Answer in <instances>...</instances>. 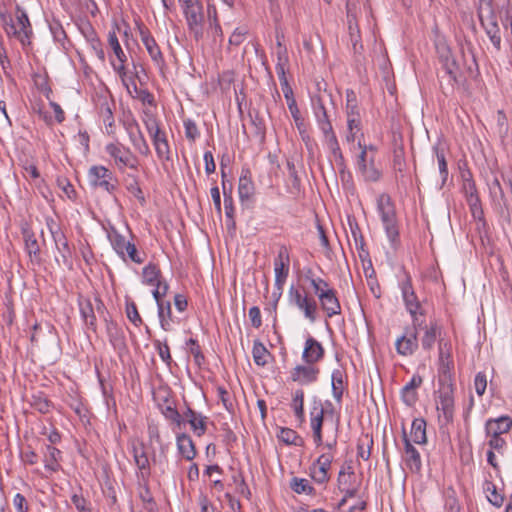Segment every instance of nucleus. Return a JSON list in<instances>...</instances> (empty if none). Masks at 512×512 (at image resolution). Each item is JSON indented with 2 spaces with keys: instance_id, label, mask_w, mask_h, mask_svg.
<instances>
[{
  "instance_id": "obj_1",
  "label": "nucleus",
  "mask_w": 512,
  "mask_h": 512,
  "mask_svg": "<svg viewBox=\"0 0 512 512\" xmlns=\"http://www.w3.org/2000/svg\"><path fill=\"white\" fill-rule=\"evenodd\" d=\"M0 21L9 38L17 39L23 48L31 44L32 25L26 11L20 5H16L14 14L0 10Z\"/></svg>"
},
{
  "instance_id": "obj_2",
  "label": "nucleus",
  "mask_w": 512,
  "mask_h": 512,
  "mask_svg": "<svg viewBox=\"0 0 512 512\" xmlns=\"http://www.w3.org/2000/svg\"><path fill=\"white\" fill-rule=\"evenodd\" d=\"M437 55L440 64V72L438 79L441 87L444 89V82L451 90L455 85L462 84L466 80V76L461 70L456 59L453 57L451 49L446 44L437 45Z\"/></svg>"
},
{
  "instance_id": "obj_3",
  "label": "nucleus",
  "mask_w": 512,
  "mask_h": 512,
  "mask_svg": "<svg viewBox=\"0 0 512 512\" xmlns=\"http://www.w3.org/2000/svg\"><path fill=\"white\" fill-rule=\"evenodd\" d=\"M377 211L391 247L397 249L401 243L399 222L395 204L388 194L383 193L378 197Z\"/></svg>"
},
{
  "instance_id": "obj_4",
  "label": "nucleus",
  "mask_w": 512,
  "mask_h": 512,
  "mask_svg": "<svg viewBox=\"0 0 512 512\" xmlns=\"http://www.w3.org/2000/svg\"><path fill=\"white\" fill-rule=\"evenodd\" d=\"M79 311L81 318L84 322L85 327L92 331L93 333L97 332V317L98 314L103 321L105 317L109 316V312L99 296H95L92 300L91 298L80 297L78 300Z\"/></svg>"
},
{
  "instance_id": "obj_5",
  "label": "nucleus",
  "mask_w": 512,
  "mask_h": 512,
  "mask_svg": "<svg viewBox=\"0 0 512 512\" xmlns=\"http://www.w3.org/2000/svg\"><path fill=\"white\" fill-rule=\"evenodd\" d=\"M488 13L484 14L482 12V7H478V18L482 28L484 29L487 37L491 41L492 45L496 49V51H501L502 49V36L501 29L498 24L497 16L493 8L492 0L487 1Z\"/></svg>"
},
{
  "instance_id": "obj_6",
  "label": "nucleus",
  "mask_w": 512,
  "mask_h": 512,
  "mask_svg": "<svg viewBox=\"0 0 512 512\" xmlns=\"http://www.w3.org/2000/svg\"><path fill=\"white\" fill-rule=\"evenodd\" d=\"M107 154L114 159L118 169L124 172L125 168L138 172L139 161L137 157L120 143H109L105 147Z\"/></svg>"
},
{
  "instance_id": "obj_7",
  "label": "nucleus",
  "mask_w": 512,
  "mask_h": 512,
  "mask_svg": "<svg viewBox=\"0 0 512 512\" xmlns=\"http://www.w3.org/2000/svg\"><path fill=\"white\" fill-rule=\"evenodd\" d=\"M47 226L52 235L56 250L59 254L55 256V262L59 267L72 269V250L69 246L66 235L59 227L54 228L53 226H51L49 221L47 222Z\"/></svg>"
},
{
  "instance_id": "obj_8",
  "label": "nucleus",
  "mask_w": 512,
  "mask_h": 512,
  "mask_svg": "<svg viewBox=\"0 0 512 512\" xmlns=\"http://www.w3.org/2000/svg\"><path fill=\"white\" fill-rule=\"evenodd\" d=\"M90 184L95 188H101L112 194L117 188V180L113 173L102 165H94L88 171Z\"/></svg>"
},
{
  "instance_id": "obj_9",
  "label": "nucleus",
  "mask_w": 512,
  "mask_h": 512,
  "mask_svg": "<svg viewBox=\"0 0 512 512\" xmlns=\"http://www.w3.org/2000/svg\"><path fill=\"white\" fill-rule=\"evenodd\" d=\"M345 113L347 128H360L362 126V118L365 111L360 107L357 95L352 89L346 90Z\"/></svg>"
},
{
  "instance_id": "obj_10",
  "label": "nucleus",
  "mask_w": 512,
  "mask_h": 512,
  "mask_svg": "<svg viewBox=\"0 0 512 512\" xmlns=\"http://www.w3.org/2000/svg\"><path fill=\"white\" fill-rule=\"evenodd\" d=\"M454 384L439 385L437 410L442 411L446 423L453 421Z\"/></svg>"
},
{
  "instance_id": "obj_11",
  "label": "nucleus",
  "mask_w": 512,
  "mask_h": 512,
  "mask_svg": "<svg viewBox=\"0 0 512 512\" xmlns=\"http://www.w3.org/2000/svg\"><path fill=\"white\" fill-rule=\"evenodd\" d=\"M138 30L140 39L152 61L158 68L162 69L165 66V60L155 38L152 36L149 29L143 24L138 25Z\"/></svg>"
},
{
  "instance_id": "obj_12",
  "label": "nucleus",
  "mask_w": 512,
  "mask_h": 512,
  "mask_svg": "<svg viewBox=\"0 0 512 512\" xmlns=\"http://www.w3.org/2000/svg\"><path fill=\"white\" fill-rule=\"evenodd\" d=\"M418 331L419 329H416L413 325L412 327L405 328L404 334L395 342L398 354L402 356H410L417 351L419 347Z\"/></svg>"
},
{
  "instance_id": "obj_13",
  "label": "nucleus",
  "mask_w": 512,
  "mask_h": 512,
  "mask_svg": "<svg viewBox=\"0 0 512 512\" xmlns=\"http://www.w3.org/2000/svg\"><path fill=\"white\" fill-rule=\"evenodd\" d=\"M183 14L185 16L189 31L193 34L195 40L198 41L203 37V5L200 2L189 9H185Z\"/></svg>"
},
{
  "instance_id": "obj_14",
  "label": "nucleus",
  "mask_w": 512,
  "mask_h": 512,
  "mask_svg": "<svg viewBox=\"0 0 512 512\" xmlns=\"http://www.w3.org/2000/svg\"><path fill=\"white\" fill-rule=\"evenodd\" d=\"M325 410L320 401H314L310 411V425L313 432V440L317 447L323 445L322 427Z\"/></svg>"
},
{
  "instance_id": "obj_15",
  "label": "nucleus",
  "mask_w": 512,
  "mask_h": 512,
  "mask_svg": "<svg viewBox=\"0 0 512 512\" xmlns=\"http://www.w3.org/2000/svg\"><path fill=\"white\" fill-rule=\"evenodd\" d=\"M402 299L408 313H413L419 307V298L413 288L411 275L404 271V279L399 283Z\"/></svg>"
},
{
  "instance_id": "obj_16",
  "label": "nucleus",
  "mask_w": 512,
  "mask_h": 512,
  "mask_svg": "<svg viewBox=\"0 0 512 512\" xmlns=\"http://www.w3.org/2000/svg\"><path fill=\"white\" fill-rule=\"evenodd\" d=\"M320 369L314 364L297 365L290 372V378L293 382L301 385H308L318 380Z\"/></svg>"
},
{
  "instance_id": "obj_17",
  "label": "nucleus",
  "mask_w": 512,
  "mask_h": 512,
  "mask_svg": "<svg viewBox=\"0 0 512 512\" xmlns=\"http://www.w3.org/2000/svg\"><path fill=\"white\" fill-rule=\"evenodd\" d=\"M22 235L25 244V251L27 252L30 261L34 264L40 265L42 263L41 249L34 232L29 227L22 228Z\"/></svg>"
},
{
  "instance_id": "obj_18",
  "label": "nucleus",
  "mask_w": 512,
  "mask_h": 512,
  "mask_svg": "<svg viewBox=\"0 0 512 512\" xmlns=\"http://www.w3.org/2000/svg\"><path fill=\"white\" fill-rule=\"evenodd\" d=\"M424 333L421 337V346L423 350L430 351L436 340L441 337L442 334V326L436 320H431L429 324H423L422 329Z\"/></svg>"
},
{
  "instance_id": "obj_19",
  "label": "nucleus",
  "mask_w": 512,
  "mask_h": 512,
  "mask_svg": "<svg viewBox=\"0 0 512 512\" xmlns=\"http://www.w3.org/2000/svg\"><path fill=\"white\" fill-rule=\"evenodd\" d=\"M325 351L322 344L313 337H308L305 341L302 359L305 364H316L324 357Z\"/></svg>"
},
{
  "instance_id": "obj_20",
  "label": "nucleus",
  "mask_w": 512,
  "mask_h": 512,
  "mask_svg": "<svg viewBox=\"0 0 512 512\" xmlns=\"http://www.w3.org/2000/svg\"><path fill=\"white\" fill-rule=\"evenodd\" d=\"M104 322L109 342L113 348L119 351L124 350L126 348V339L122 328L109 316L105 317Z\"/></svg>"
},
{
  "instance_id": "obj_21",
  "label": "nucleus",
  "mask_w": 512,
  "mask_h": 512,
  "mask_svg": "<svg viewBox=\"0 0 512 512\" xmlns=\"http://www.w3.org/2000/svg\"><path fill=\"white\" fill-rule=\"evenodd\" d=\"M404 451L406 455V465L413 473H420L422 469L421 456L418 450L413 446L411 440L407 437L405 430H403Z\"/></svg>"
},
{
  "instance_id": "obj_22",
  "label": "nucleus",
  "mask_w": 512,
  "mask_h": 512,
  "mask_svg": "<svg viewBox=\"0 0 512 512\" xmlns=\"http://www.w3.org/2000/svg\"><path fill=\"white\" fill-rule=\"evenodd\" d=\"M318 299L322 310L328 318L341 314V305L335 289L322 293Z\"/></svg>"
},
{
  "instance_id": "obj_23",
  "label": "nucleus",
  "mask_w": 512,
  "mask_h": 512,
  "mask_svg": "<svg viewBox=\"0 0 512 512\" xmlns=\"http://www.w3.org/2000/svg\"><path fill=\"white\" fill-rule=\"evenodd\" d=\"M255 193L252 173L249 167L243 166L239 178L238 194L242 202L249 200Z\"/></svg>"
},
{
  "instance_id": "obj_24",
  "label": "nucleus",
  "mask_w": 512,
  "mask_h": 512,
  "mask_svg": "<svg viewBox=\"0 0 512 512\" xmlns=\"http://www.w3.org/2000/svg\"><path fill=\"white\" fill-rule=\"evenodd\" d=\"M512 428V418L508 415L500 416L496 419L490 418L485 423L486 435H493V432H497V435L507 433Z\"/></svg>"
},
{
  "instance_id": "obj_25",
  "label": "nucleus",
  "mask_w": 512,
  "mask_h": 512,
  "mask_svg": "<svg viewBox=\"0 0 512 512\" xmlns=\"http://www.w3.org/2000/svg\"><path fill=\"white\" fill-rule=\"evenodd\" d=\"M151 131L152 130H148L149 133H151ZM150 135L153 139L155 150L159 159L169 161L171 159L170 147L168 144L166 130H154V133Z\"/></svg>"
},
{
  "instance_id": "obj_26",
  "label": "nucleus",
  "mask_w": 512,
  "mask_h": 512,
  "mask_svg": "<svg viewBox=\"0 0 512 512\" xmlns=\"http://www.w3.org/2000/svg\"><path fill=\"white\" fill-rule=\"evenodd\" d=\"M81 31H82L85 39L87 40L90 48L92 49V51L97 56V58L102 63H104L105 62V52L103 50L102 42L99 39V37H98L96 31L94 30V28L90 24H87L85 27H83L81 29Z\"/></svg>"
},
{
  "instance_id": "obj_27",
  "label": "nucleus",
  "mask_w": 512,
  "mask_h": 512,
  "mask_svg": "<svg viewBox=\"0 0 512 512\" xmlns=\"http://www.w3.org/2000/svg\"><path fill=\"white\" fill-rule=\"evenodd\" d=\"M177 449L179 454L187 461H191L196 457L195 444L190 435L186 433L178 434L176 437Z\"/></svg>"
},
{
  "instance_id": "obj_28",
  "label": "nucleus",
  "mask_w": 512,
  "mask_h": 512,
  "mask_svg": "<svg viewBox=\"0 0 512 512\" xmlns=\"http://www.w3.org/2000/svg\"><path fill=\"white\" fill-rule=\"evenodd\" d=\"M312 102V108L315 115V118L317 120L318 125L322 126L324 128L327 126V128H332V123L330 121V116L328 114V111L326 107L324 106L323 100L320 96H314L311 98Z\"/></svg>"
},
{
  "instance_id": "obj_29",
  "label": "nucleus",
  "mask_w": 512,
  "mask_h": 512,
  "mask_svg": "<svg viewBox=\"0 0 512 512\" xmlns=\"http://www.w3.org/2000/svg\"><path fill=\"white\" fill-rule=\"evenodd\" d=\"M405 150L402 143L395 144L393 150L392 169L396 174V179L403 178L406 170Z\"/></svg>"
},
{
  "instance_id": "obj_30",
  "label": "nucleus",
  "mask_w": 512,
  "mask_h": 512,
  "mask_svg": "<svg viewBox=\"0 0 512 512\" xmlns=\"http://www.w3.org/2000/svg\"><path fill=\"white\" fill-rule=\"evenodd\" d=\"M453 360H438V382L439 385L454 384L453 383Z\"/></svg>"
},
{
  "instance_id": "obj_31",
  "label": "nucleus",
  "mask_w": 512,
  "mask_h": 512,
  "mask_svg": "<svg viewBox=\"0 0 512 512\" xmlns=\"http://www.w3.org/2000/svg\"><path fill=\"white\" fill-rule=\"evenodd\" d=\"M411 440L416 444H426V421L423 418H415L411 425Z\"/></svg>"
},
{
  "instance_id": "obj_32",
  "label": "nucleus",
  "mask_w": 512,
  "mask_h": 512,
  "mask_svg": "<svg viewBox=\"0 0 512 512\" xmlns=\"http://www.w3.org/2000/svg\"><path fill=\"white\" fill-rule=\"evenodd\" d=\"M324 137L327 147L333 154L336 162L342 166L344 164V157L340 149L337 137L334 133V130H324Z\"/></svg>"
},
{
  "instance_id": "obj_33",
  "label": "nucleus",
  "mask_w": 512,
  "mask_h": 512,
  "mask_svg": "<svg viewBox=\"0 0 512 512\" xmlns=\"http://www.w3.org/2000/svg\"><path fill=\"white\" fill-rule=\"evenodd\" d=\"M157 307L161 328L165 331H170L173 323L171 303L169 301H165L163 303H159Z\"/></svg>"
},
{
  "instance_id": "obj_34",
  "label": "nucleus",
  "mask_w": 512,
  "mask_h": 512,
  "mask_svg": "<svg viewBox=\"0 0 512 512\" xmlns=\"http://www.w3.org/2000/svg\"><path fill=\"white\" fill-rule=\"evenodd\" d=\"M61 456V451L51 445L46 446V452L44 454V464L45 469L50 472H56L59 470V458Z\"/></svg>"
},
{
  "instance_id": "obj_35",
  "label": "nucleus",
  "mask_w": 512,
  "mask_h": 512,
  "mask_svg": "<svg viewBox=\"0 0 512 512\" xmlns=\"http://www.w3.org/2000/svg\"><path fill=\"white\" fill-rule=\"evenodd\" d=\"M30 405L41 414H47L53 407V403L44 392H37L31 396Z\"/></svg>"
},
{
  "instance_id": "obj_36",
  "label": "nucleus",
  "mask_w": 512,
  "mask_h": 512,
  "mask_svg": "<svg viewBox=\"0 0 512 512\" xmlns=\"http://www.w3.org/2000/svg\"><path fill=\"white\" fill-rule=\"evenodd\" d=\"M142 277L144 284L154 286L162 278V272L157 264L150 262L142 269Z\"/></svg>"
},
{
  "instance_id": "obj_37",
  "label": "nucleus",
  "mask_w": 512,
  "mask_h": 512,
  "mask_svg": "<svg viewBox=\"0 0 512 512\" xmlns=\"http://www.w3.org/2000/svg\"><path fill=\"white\" fill-rule=\"evenodd\" d=\"M252 355L255 364L261 367H264L268 363V358L271 357V353L259 340H255L253 343Z\"/></svg>"
},
{
  "instance_id": "obj_38",
  "label": "nucleus",
  "mask_w": 512,
  "mask_h": 512,
  "mask_svg": "<svg viewBox=\"0 0 512 512\" xmlns=\"http://www.w3.org/2000/svg\"><path fill=\"white\" fill-rule=\"evenodd\" d=\"M297 308L303 311L304 316L310 322H315L317 320V302L314 298L309 297L308 295L303 299V301L297 306Z\"/></svg>"
},
{
  "instance_id": "obj_39",
  "label": "nucleus",
  "mask_w": 512,
  "mask_h": 512,
  "mask_svg": "<svg viewBox=\"0 0 512 512\" xmlns=\"http://www.w3.org/2000/svg\"><path fill=\"white\" fill-rule=\"evenodd\" d=\"M132 454H133L135 465L138 470H145V468H151L150 460L145 451V447H144L143 443H140L138 446L133 445Z\"/></svg>"
},
{
  "instance_id": "obj_40",
  "label": "nucleus",
  "mask_w": 512,
  "mask_h": 512,
  "mask_svg": "<svg viewBox=\"0 0 512 512\" xmlns=\"http://www.w3.org/2000/svg\"><path fill=\"white\" fill-rule=\"evenodd\" d=\"M109 241L113 247V249L116 251V253L124 258L125 257V249L128 245L129 241L125 240V237L122 236L116 229L112 228L111 231L108 233Z\"/></svg>"
},
{
  "instance_id": "obj_41",
  "label": "nucleus",
  "mask_w": 512,
  "mask_h": 512,
  "mask_svg": "<svg viewBox=\"0 0 512 512\" xmlns=\"http://www.w3.org/2000/svg\"><path fill=\"white\" fill-rule=\"evenodd\" d=\"M359 171L367 182H377L382 176L381 171L375 166L373 157L369 159V163L363 164Z\"/></svg>"
},
{
  "instance_id": "obj_42",
  "label": "nucleus",
  "mask_w": 512,
  "mask_h": 512,
  "mask_svg": "<svg viewBox=\"0 0 512 512\" xmlns=\"http://www.w3.org/2000/svg\"><path fill=\"white\" fill-rule=\"evenodd\" d=\"M278 438L287 445H304V439L296 431L290 428H281Z\"/></svg>"
},
{
  "instance_id": "obj_43",
  "label": "nucleus",
  "mask_w": 512,
  "mask_h": 512,
  "mask_svg": "<svg viewBox=\"0 0 512 512\" xmlns=\"http://www.w3.org/2000/svg\"><path fill=\"white\" fill-rule=\"evenodd\" d=\"M291 407L294 410L296 418L300 423L305 421L304 414V391L302 389H297L294 392Z\"/></svg>"
},
{
  "instance_id": "obj_44",
  "label": "nucleus",
  "mask_w": 512,
  "mask_h": 512,
  "mask_svg": "<svg viewBox=\"0 0 512 512\" xmlns=\"http://www.w3.org/2000/svg\"><path fill=\"white\" fill-rule=\"evenodd\" d=\"M290 487L297 494L305 493L307 495H315L316 493L315 488L310 484V482L307 479L304 478H292Z\"/></svg>"
},
{
  "instance_id": "obj_45",
  "label": "nucleus",
  "mask_w": 512,
  "mask_h": 512,
  "mask_svg": "<svg viewBox=\"0 0 512 512\" xmlns=\"http://www.w3.org/2000/svg\"><path fill=\"white\" fill-rule=\"evenodd\" d=\"M343 391V371L340 369H335L332 372V393L337 402H341Z\"/></svg>"
},
{
  "instance_id": "obj_46",
  "label": "nucleus",
  "mask_w": 512,
  "mask_h": 512,
  "mask_svg": "<svg viewBox=\"0 0 512 512\" xmlns=\"http://www.w3.org/2000/svg\"><path fill=\"white\" fill-rule=\"evenodd\" d=\"M127 190L138 200L144 202L145 197L143 195L142 189L140 188L137 180V172L131 171L127 173Z\"/></svg>"
},
{
  "instance_id": "obj_47",
  "label": "nucleus",
  "mask_w": 512,
  "mask_h": 512,
  "mask_svg": "<svg viewBox=\"0 0 512 512\" xmlns=\"http://www.w3.org/2000/svg\"><path fill=\"white\" fill-rule=\"evenodd\" d=\"M129 137L135 149L138 150L139 153L142 155H147L149 153V146L141 130H129Z\"/></svg>"
},
{
  "instance_id": "obj_48",
  "label": "nucleus",
  "mask_w": 512,
  "mask_h": 512,
  "mask_svg": "<svg viewBox=\"0 0 512 512\" xmlns=\"http://www.w3.org/2000/svg\"><path fill=\"white\" fill-rule=\"evenodd\" d=\"M274 270H275V285L279 291L278 295L281 296L283 286H284L286 279L288 277V274H289V265L288 264L285 265L284 263L275 264Z\"/></svg>"
},
{
  "instance_id": "obj_49",
  "label": "nucleus",
  "mask_w": 512,
  "mask_h": 512,
  "mask_svg": "<svg viewBox=\"0 0 512 512\" xmlns=\"http://www.w3.org/2000/svg\"><path fill=\"white\" fill-rule=\"evenodd\" d=\"M466 201L469 206L472 217L475 220L481 221V222H483V224H485L484 211L482 208V204H481L479 195L467 198Z\"/></svg>"
},
{
  "instance_id": "obj_50",
  "label": "nucleus",
  "mask_w": 512,
  "mask_h": 512,
  "mask_svg": "<svg viewBox=\"0 0 512 512\" xmlns=\"http://www.w3.org/2000/svg\"><path fill=\"white\" fill-rule=\"evenodd\" d=\"M161 411L166 419L172 421L178 427L183 424L182 415L168 400L166 401V405L161 406Z\"/></svg>"
},
{
  "instance_id": "obj_51",
  "label": "nucleus",
  "mask_w": 512,
  "mask_h": 512,
  "mask_svg": "<svg viewBox=\"0 0 512 512\" xmlns=\"http://www.w3.org/2000/svg\"><path fill=\"white\" fill-rule=\"evenodd\" d=\"M108 43L111 49L113 50L117 60L121 63H125L127 61V57L123 49L121 48L115 31H110L108 33Z\"/></svg>"
},
{
  "instance_id": "obj_52",
  "label": "nucleus",
  "mask_w": 512,
  "mask_h": 512,
  "mask_svg": "<svg viewBox=\"0 0 512 512\" xmlns=\"http://www.w3.org/2000/svg\"><path fill=\"white\" fill-rule=\"evenodd\" d=\"M484 490L489 492L488 501L495 507L500 508L504 503V495L497 492L496 486L493 482L487 481Z\"/></svg>"
},
{
  "instance_id": "obj_53",
  "label": "nucleus",
  "mask_w": 512,
  "mask_h": 512,
  "mask_svg": "<svg viewBox=\"0 0 512 512\" xmlns=\"http://www.w3.org/2000/svg\"><path fill=\"white\" fill-rule=\"evenodd\" d=\"M277 44L279 46V51L277 52V63L275 66L277 74H283L286 72V66L288 65V55L286 48H282L281 42L279 40V36H277Z\"/></svg>"
},
{
  "instance_id": "obj_54",
  "label": "nucleus",
  "mask_w": 512,
  "mask_h": 512,
  "mask_svg": "<svg viewBox=\"0 0 512 512\" xmlns=\"http://www.w3.org/2000/svg\"><path fill=\"white\" fill-rule=\"evenodd\" d=\"M223 195H224V209L226 218H231L235 215V208L233 205L232 198V184H229V193L226 192V182L222 183Z\"/></svg>"
},
{
  "instance_id": "obj_55",
  "label": "nucleus",
  "mask_w": 512,
  "mask_h": 512,
  "mask_svg": "<svg viewBox=\"0 0 512 512\" xmlns=\"http://www.w3.org/2000/svg\"><path fill=\"white\" fill-rule=\"evenodd\" d=\"M438 360H453L452 344L450 340L445 338L438 339Z\"/></svg>"
},
{
  "instance_id": "obj_56",
  "label": "nucleus",
  "mask_w": 512,
  "mask_h": 512,
  "mask_svg": "<svg viewBox=\"0 0 512 512\" xmlns=\"http://www.w3.org/2000/svg\"><path fill=\"white\" fill-rule=\"evenodd\" d=\"M364 439L367 440V450L364 449V441L360 438L357 443V457L362 458L363 460H368L371 456V450L374 442L373 438L368 434L364 435Z\"/></svg>"
},
{
  "instance_id": "obj_57",
  "label": "nucleus",
  "mask_w": 512,
  "mask_h": 512,
  "mask_svg": "<svg viewBox=\"0 0 512 512\" xmlns=\"http://www.w3.org/2000/svg\"><path fill=\"white\" fill-rule=\"evenodd\" d=\"M207 420H208V417H206L202 414L197 416L196 419H194V420L189 419V424H190L191 429L195 435L200 437L205 434V432L207 430Z\"/></svg>"
},
{
  "instance_id": "obj_58",
  "label": "nucleus",
  "mask_w": 512,
  "mask_h": 512,
  "mask_svg": "<svg viewBox=\"0 0 512 512\" xmlns=\"http://www.w3.org/2000/svg\"><path fill=\"white\" fill-rule=\"evenodd\" d=\"M490 189H491V193H495V194H496L495 189H498L500 198L502 200H504V207L501 208L500 215H501V217L507 223L510 224L511 223V215H510L509 209H508L507 204H506V199H505V195H504L503 189H502V187H501V185H500V183H499V181L497 179H495V181L493 182V185H492V187Z\"/></svg>"
},
{
  "instance_id": "obj_59",
  "label": "nucleus",
  "mask_w": 512,
  "mask_h": 512,
  "mask_svg": "<svg viewBox=\"0 0 512 512\" xmlns=\"http://www.w3.org/2000/svg\"><path fill=\"white\" fill-rule=\"evenodd\" d=\"M235 81V73L232 70L223 71L218 78L219 86L222 92L227 93L230 91L232 84Z\"/></svg>"
},
{
  "instance_id": "obj_60",
  "label": "nucleus",
  "mask_w": 512,
  "mask_h": 512,
  "mask_svg": "<svg viewBox=\"0 0 512 512\" xmlns=\"http://www.w3.org/2000/svg\"><path fill=\"white\" fill-rule=\"evenodd\" d=\"M126 315L127 318L135 325L140 326L143 321L141 316L139 315L137 306L134 301L126 300Z\"/></svg>"
},
{
  "instance_id": "obj_61",
  "label": "nucleus",
  "mask_w": 512,
  "mask_h": 512,
  "mask_svg": "<svg viewBox=\"0 0 512 512\" xmlns=\"http://www.w3.org/2000/svg\"><path fill=\"white\" fill-rule=\"evenodd\" d=\"M332 461H333V455L331 453H323L312 464V466L310 467V470L316 469V467H317V470L329 471L331 468Z\"/></svg>"
},
{
  "instance_id": "obj_62",
  "label": "nucleus",
  "mask_w": 512,
  "mask_h": 512,
  "mask_svg": "<svg viewBox=\"0 0 512 512\" xmlns=\"http://www.w3.org/2000/svg\"><path fill=\"white\" fill-rule=\"evenodd\" d=\"M436 152V157L439 165V172L442 178V183L444 184L448 178V166L445 158L444 151L439 149L438 147H434Z\"/></svg>"
},
{
  "instance_id": "obj_63",
  "label": "nucleus",
  "mask_w": 512,
  "mask_h": 512,
  "mask_svg": "<svg viewBox=\"0 0 512 512\" xmlns=\"http://www.w3.org/2000/svg\"><path fill=\"white\" fill-rule=\"evenodd\" d=\"M311 286L313 287L314 293L318 298L321 297L322 293H327L332 289L326 280L319 277L316 279H311Z\"/></svg>"
},
{
  "instance_id": "obj_64",
  "label": "nucleus",
  "mask_w": 512,
  "mask_h": 512,
  "mask_svg": "<svg viewBox=\"0 0 512 512\" xmlns=\"http://www.w3.org/2000/svg\"><path fill=\"white\" fill-rule=\"evenodd\" d=\"M71 501L79 512H92L88 501L82 495L73 494Z\"/></svg>"
}]
</instances>
